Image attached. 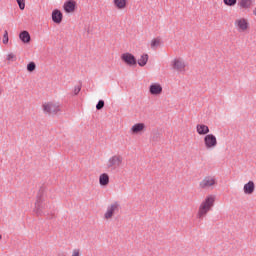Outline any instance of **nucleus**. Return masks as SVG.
Masks as SVG:
<instances>
[{
	"instance_id": "f3484780",
	"label": "nucleus",
	"mask_w": 256,
	"mask_h": 256,
	"mask_svg": "<svg viewBox=\"0 0 256 256\" xmlns=\"http://www.w3.org/2000/svg\"><path fill=\"white\" fill-rule=\"evenodd\" d=\"M19 39L22 41V43H30L31 35L26 30H24L19 34Z\"/></svg>"
},
{
	"instance_id": "c756f323",
	"label": "nucleus",
	"mask_w": 256,
	"mask_h": 256,
	"mask_svg": "<svg viewBox=\"0 0 256 256\" xmlns=\"http://www.w3.org/2000/svg\"><path fill=\"white\" fill-rule=\"evenodd\" d=\"M71 256H81V250L79 249H74L72 251V255Z\"/></svg>"
},
{
	"instance_id": "f8f14e48",
	"label": "nucleus",
	"mask_w": 256,
	"mask_h": 256,
	"mask_svg": "<svg viewBox=\"0 0 256 256\" xmlns=\"http://www.w3.org/2000/svg\"><path fill=\"white\" fill-rule=\"evenodd\" d=\"M196 132L198 133V135H209V126L205 124H197Z\"/></svg>"
},
{
	"instance_id": "423d86ee",
	"label": "nucleus",
	"mask_w": 256,
	"mask_h": 256,
	"mask_svg": "<svg viewBox=\"0 0 256 256\" xmlns=\"http://www.w3.org/2000/svg\"><path fill=\"white\" fill-rule=\"evenodd\" d=\"M43 111L44 113H48L49 115H51L52 113L54 114L59 113L61 109L59 108L58 105H55L53 103H46V104H43Z\"/></svg>"
},
{
	"instance_id": "a211bd4d",
	"label": "nucleus",
	"mask_w": 256,
	"mask_h": 256,
	"mask_svg": "<svg viewBox=\"0 0 256 256\" xmlns=\"http://www.w3.org/2000/svg\"><path fill=\"white\" fill-rule=\"evenodd\" d=\"M113 4L116 9H125L127 7V0H113Z\"/></svg>"
},
{
	"instance_id": "6ab92c4d",
	"label": "nucleus",
	"mask_w": 256,
	"mask_h": 256,
	"mask_svg": "<svg viewBox=\"0 0 256 256\" xmlns=\"http://www.w3.org/2000/svg\"><path fill=\"white\" fill-rule=\"evenodd\" d=\"M147 61H149V55L142 54L140 59H138L137 63L139 65V67H145V65H147Z\"/></svg>"
},
{
	"instance_id": "f257e3e1",
	"label": "nucleus",
	"mask_w": 256,
	"mask_h": 256,
	"mask_svg": "<svg viewBox=\"0 0 256 256\" xmlns=\"http://www.w3.org/2000/svg\"><path fill=\"white\" fill-rule=\"evenodd\" d=\"M213 205H215V196H207L199 206L197 214L198 219H203V217H205V215H207V213L213 209Z\"/></svg>"
},
{
	"instance_id": "6e6552de",
	"label": "nucleus",
	"mask_w": 256,
	"mask_h": 256,
	"mask_svg": "<svg viewBox=\"0 0 256 256\" xmlns=\"http://www.w3.org/2000/svg\"><path fill=\"white\" fill-rule=\"evenodd\" d=\"M44 209L45 204H43V199H41V196L38 195L34 208L36 215H45V212L43 211Z\"/></svg>"
},
{
	"instance_id": "9d476101",
	"label": "nucleus",
	"mask_w": 256,
	"mask_h": 256,
	"mask_svg": "<svg viewBox=\"0 0 256 256\" xmlns=\"http://www.w3.org/2000/svg\"><path fill=\"white\" fill-rule=\"evenodd\" d=\"M172 65V69H174L175 71H183V69H185V62H183L181 59H174L171 62Z\"/></svg>"
},
{
	"instance_id": "393cba45",
	"label": "nucleus",
	"mask_w": 256,
	"mask_h": 256,
	"mask_svg": "<svg viewBox=\"0 0 256 256\" xmlns=\"http://www.w3.org/2000/svg\"><path fill=\"white\" fill-rule=\"evenodd\" d=\"M2 41H3L4 45H7V43H9V33L7 32V30L4 32Z\"/></svg>"
},
{
	"instance_id": "20e7f679",
	"label": "nucleus",
	"mask_w": 256,
	"mask_h": 256,
	"mask_svg": "<svg viewBox=\"0 0 256 256\" xmlns=\"http://www.w3.org/2000/svg\"><path fill=\"white\" fill-rule=\"evenodd\" d=\"M121 59L129 67H133V65H137V58H135V56L129 52L123 53L121 55Z\"/></svg>"
},
{
	"instance_id": "f03ea898",
	"label": "nucleus",
	"mask_w": 256,
	"mask_h": 256,
	"mask_svg": "<svg viewBox=\"0 0 256 256\" xmlns=\"http://www.w3.org/2000/svg\"><path fill=\"white\" fill-rule=\"evenodd\" d=\"M204 145L206 149H215L217 147V137L213 134H206L204 137Z\"/></svg>"
},
{
	"instance_id": "412c9836",
	"label": "nucleus",
	"mask_w": 256,
	"mask_h": 256,
	"mask_svg": "<svg viewBox=\"0 0 256 256\" xmlns=\"http://www.w3.org/2000/svg\"><path fill=\"white\" fill-rule=\"evenodd\" d=\"M99 184L102 186L109 185V175L107 173H103L100 175Z\"/></svg>"
},
{
	"instance_id": "9b49d317",
	"label": "nucleus",
	"mask_w": 256,
	"mask_h": 256,
	"mask_svg": "<svg viewBox=\"0 0 256 256\" xmlns=\"http://www.w3.org/2000/svg\"><path fill=\"white\" fill-rule=\"evenodd\" d=\"M149 91L151 95H161L163 93V87L161 84L154 83L150 85Z\"/></svg>"
},
{
	"instance_id": "5701e85b",
	"label": "nucleus",
	"mask_w": 256,
	"mask_h": 256,
	"mask_svg": "<svg viewBox=\"0 0 256 256\" xmlns=\"http://www.w3.org/2000/svg\"><path fill=\"white\" fill-rule=\"evenodd\" d=\"M35 69H37V65L35 64V62H30L27 64V71H29L30 73H33Z\"/></svg>"
},
{
	"instance_id": "7ed1b4c3",
	"label": "nucleus",
	"mask_w": 256,
	"mask_h": 256,
	"mask_svg": "<svg viewBox=\"0 0 256 256\" xmlns=\"http://www.w3.org/2000/svg\"><path fill=\"white\" fill-rule=\"evenodd\" d=\"M119 209H121V205L119 202H114L110 206L107 207L106 213L104 214L105 219H111L114 213H119Z\"/></svg>"
},
{
	"instance_id": "2eb2a0df",
	"label": "nucleus",
	"mask_w": 256,
	"mask_h": 256,
	"mask_svg": "<svg viewBox=\"0 0 256 256\" xmlns=\"http://www.w3.org/2000/svg\"><path fill=\"white\" fill-rule=\"evenodd\" d=\"M253 6V0H238V7L240 9H251Z\"/></svg>"
},
{
	"instance_id": "1a4fd4ad",
	"label": "nucleus",
	"mask_w": 256,
	"mask_h": 256,
	"mask_svg": "<svg viewBox=\"0 0 256 256\" xmlns=\"http://www.w3.org/2000/svg\"><path fill=\"white\" fill-rule=\"evenodd\" d=\"M235 25L238 31H247L249 29V23L245 18H241L235 21Z\"/></svg>"
},
{
	"instance_id": "4468645a",
	"label": "nucleus",
	"mask_w": 256,
	"mask_h": 256,
	"mask_svg": "<svg viewBox=\"0 0 256 256\" xmlns=\"http://www.w3.org/2000/svg\"><path fill=\"white\" fill-rule=\"evenodd\" d=\"M52 21L54 23H61L63 21V13L60 10H53L52 12Z\"/></svg>"
},
{
	"instance_id": "c85d7f7f",
	"label": "nucleus",
	"mask_w": 256,
	"mask_h": 256,
	"mask_svg": "<svg viewBox=\"0 0 256 256\" xmlns=\"http://www.w3.org/2000/svg\"><path fill=\"white\" fill-rule=\"evenodd\" d=\"M73 93L74 95H79V93H81V85L75 86Z\"/></svg>"
},
{
	"instance_id": "0eeeda50",
	"label": "nucleus",
	"mask_w": 256,
	"mask_h": 256,
	"mask_svg": "<svg viewBox=\"0 0 256 256\" xmlns=\"http://www.w3.org/2000/svg\"><path fill=\"white\" fill-rule=\"evenodd\" d=\"M121 163H123L121 156L114 155L109 159L108 167L109 169H117V167H120Z\"/></svg>"
},
{
	"instance_id": "a878e982",
	"label": "nucleus",
	"mask_w": 256,
	"mask_h": 256,
	"mask_svg": "<svg viewBox=\"0 0 256 256\" xmlns=\"http://www.w3.org/2000/svg\"><path fill=\"white\" fill-rule=\"evenodd\" d=\"M16 2L18 3L19 9L23 11L25 9V0H16Z\"/></svg>"
},
{
	"instance_id": "39448f33",
	"label": "nucleus",
	"mask_w": 256,
	"mask_h": 256,
	"mask_svg": "<svg viewBox=\"0 0 256 256\" xmlns=\"http://www.w3.org/2000/svg\"><path fill=\"white\" fill-rule=\"evenodd\" d=\"M215 185V178L213 176H206L199 183L200 189H209V187H213Z\"/></svg>"
},
{
	"instance_id": "4be33fe9",
	"label": "nucleus",
	"mask_w": 256,
	"mask_h": 256,
	"mask_svg": "<svg viewBox=\"0 0 256 256\" xmlns=\"http://www.w3.org/2000/svg\"><path fill=\"white\" fill-rule=\"evenodd\" d=\"M224 5L227 7H235L237 5V0H223Z\"/></svg>"
},
{
	"instance_id": "ddd939ff",
	"label": "nucleus",
	"mask_w": 256,
	"mask_h": 256,
	"mask_svg": "<svg viewBox=\"0 0 256 256\" xmlns=\"http://www.w3.org/2000/svg\"><path fill=\"white\" fill-rule=\"evenodd\" d=\"M243 191L245 195H251L255 191V182L249 181L244 185Z\"/></svg>"
},
{
	"instance_id": "aec40b11",
	"label": "nucleus",
	"mask_w": 256,
	"mask_h": 256,
	"mask_svg": "<svg viewBox=\"0 0 256 256\" xmlns=\"http://www.w3.org/2000/svg\"><path fill=\"white\" fill-rule=\"evenodd\" d=\"M143 129H145V124L137 123L132 126L131 131H132V133H141V131H143Z\"/></svg>"
},
{
	"instance_id": "cd10ccee",
	"label": "nucleus",
	"mask_w": 256,
	"mask_h": 256,
	"mask_svg": "<svg viewBox=\"0 0 256 256\" xmlns=\"http://www.w3.org/2000/svg\"><path fill=\"white\" fill-rule=\"evenodd\" d=\"M7 61H17V57L15 56V54L10 53L7 55Z\"/></svg>"
},
{
	"instance_id": "2f4dec72",
	"label": "nucleus",
	"mask_w": 256,
	"mask_h": 256,
	"mask_svg": "<svg viewBox=\"0 0 256 256\" xmlns=\"http://www.w3.org/2000/svg\"><path fill=\"white\" fill-rule=\"evenodd\" d=\"M1 239H3V236H1V234H0V241H1Z\"/></svg>"
},
{
	"instance_id": "bb28decb",
	"label": "nucleus",
	"mask_w": 256,
	"mask_h": 256,
	"mask_svg": "<svg viewBox=\"0 0 256 256\" xmlns=\"http://www.w3.org/2000/svg\"><path fill=\"white\" fill-rule=\"evenodd\" d=\"M161 44V41H159L158 39H153L151 41V47L154 48V47H159V45Z\"/></svg>"
},
{
	"instance_id": "dca6fc26",
	"label": "nucleus",
	"mask_w": 256,
	"mask_h": 256,
	"mask_svg": "<svg viewBox=\"0 0 256 256\" xmlns=\"http://www.w3.org/2000/svg\"><path fill=\"white\" fill-rule=\"evenodd\" d=\"M64 10L66 13H73L75 11V1L69 0L64 3Z\"/></svg>"
},
{
	"instance_id": "7c9ffc66",
	"label": "nucleus",
	"mask_w": 256,
	"mask_h": 256,
	"mask_svg": "<svg viewBox=\"0 0 256 256\" xmlns=\"http://www.w3.org/2000/svg\"><path fill=\"white\" fill-rule=\"evenodd\" d=\"M58 256H67V255H65V254H59Z\"/></svg>"
},
{
	"instance_id": "b1692460",
	"label": "nucleus",
	"mask_w": 256,
	"mask_h": 256,
	"mask_svg": "<svg viewBox=\"0 0 256 256\" xmlns=\"http://www.w3.org/2000/svg\"><path fill=\"white\" fill-rule=\"evenodd\" d=\"M103 107H105V101L99 100L98 103L96 104L97 111H101V109H103Z\"/></svg>"
}]
</instances>
